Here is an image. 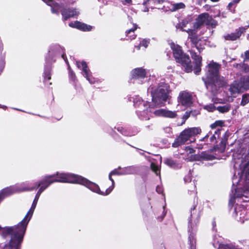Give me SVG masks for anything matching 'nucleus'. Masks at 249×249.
<instances>
[{
    "mask_svg": "<svg viewBox=\"0 0 249 249\" xmlns=\"http://www.w3.org/2000/svg\"><path fill=\"white\" fill-rule=\"evenodd\" d=\"M41 194L37 192L34 200L33 202L32 205L30 209H29L28 213H26L24 218L19 222L17 225L15 226H12L11 227L5 228L4 229L3 235L5 236L6 234L11 233L14 232L13 236H12V239L11 241V244L17 243V246H18L21 242L23 241V237L24 236L27 225L29 222L31 220L35 209L36 207L37 201L40 197Z\"/></svg>",
    "mask_w": 249,
    "mask_h": 249,
    "instance_id": "nucleus-1",
    "label": "nucleus"
},
{
    "mask_svg": "<svg viewBox=\"0 0 249 249\" xmlns=\"http://www.w3.org/2000/svg\"><path fill=\"white\" fill-rule=\"evenodd\" d=\"M171 92L170 85L164 82H160L158 84L156 89L151 91L153 104H150L149 102L142 100L139 101V104L138 102H134V106L135 107L143 106L145 107L143 109V110L148 107L154 108L163 106L164 103L171 99V97L169 95Z\"/></svg>",
    "mask_w": 249,
    "mask_h": 249,
    "instance_id": "nucleus-2",
    "label": "nucleus"
},
{
    "mask_svg": "<svg viewBox=\"0 0 249 249\" xmlns=\"http://www.w3.org/2000/svg\"><path fill=\"white\" fill-rule=\"evenodd\" d=\"M221 69V65L213 61L206 66L205 77L202 79L207 88L210 87L212 89L217 90L227 85L225 78L220 75Z\"/></svg>",
    "mask_w": 249,
    "mask_h": 249,
    "instance_id": "nucleus-3",
    "label": "nucleus"
},
{
    "mask_svg": "<svg viewBox=\"0 0 249 249\" xmlns=\"http://www.w3.org/2000/svg\"><path fill=\"white\" fill-rule=\"evenodd\" d=\"M170 47L176 62L180 64L184 68L186 72H192L193 67L189 55L183 52L180 46L174 42L170 44Z\"/></svg>",
    "mask_w": 249,
    "mask_h": 249,
    "instance_id": "nucleus-4",
    "label": "nucleus"
},
{
    "mask_svg": "<svg viewBox=\"0 0 249 249\" xmlns=\"http://www.w3.org/2000/svg\"><path fill=\"white\" fill-rule=\"evenodd\" d=\"M204 25L215 28L218 25V22L208 13L205 12L197 16L194 24V27L195 29L199 30Z\"/></svg>",
    "mask_w": 249,
    "mask_h": 249,
    "instance_id": "nucleus-5",
    "label": "nucleus"
},
{
    "mask_svg": "<svg viewBox=\"0 0 249 249\" xmlns=\"http://www.w3.org/2000/svg\"><path fill=\"white\" fill-rule=\"evenodd\" d=\"M180 25L181 30L185 31L188 34V38L190 40L192 48H195L200 53H201L205 47L204 45L200 42L201 38L199 37L197 32L194 29L183 30L182 29L183 28L186 26V24L184 22H181Z\"/></svg>",
    "mask_w": 249,
    "mask_h": 249,
    "instance_id": "nucleus-6",
    "label": "nucleus"
},
{
    "mask_svg": "<svg viewBox=\"0 0 249 249\" xmlns=\"http://www.w3.org/2000/svg\"><path fill=\"white\" fill-rule=\"evenodd\" d=\"M76 183L83 185L92 191L102 196H107L111 192V189L109 188V187L107 188L105 192L101 191L97 184L90 181L88 179L82 177V176L78 175Z\"/></svg>",
    "mask_w": 249,
    "mask_h": 249,
    "instance_id": "nucleus-7",
    "label": "nucleus"
},
{
    "mask_svg": "<svg viewBox=\"0 0 249 249\" xmlns=\"http://www.w3.org/2000/svg\"><path fill=\"white\" fill-rule=\"evenodd\" d=\"M53 182H68L76 183L78 175L72 174L59 173L51 175Z\"/></svg>",
    "mask_w": 249,
    "mask_h": 249,
    "instance_id": "nucleus-8",
    "label": "nucleus"
},
{
    "mask_svg": "<svg viewBox=\"0 0 249 249\" xmlns=\"http://www.w3.org/2000/svg\"><path fill=\"white\" fill-rule=\"evenodd\" d=\"M178 101L182 106L190 107L193 103V96L189 92L186 91H183L179 94Z\"/></svg>",
    "mask_w": 249,
    "mask_h": 249,
    "instance_id": "nucleus-9",
    "label": "nucleus"
},
{
    "mask_svg": "<svg viewBox=\"0 0 249 249\" xmlns=\"http://www.w3.org/2000/svg\"><path fill=\"white\" fill-rule=\"evenodd\" d=\"M190 52L195 64L193 69L194 72L196 75H199L201 71L202 57L198 55L195 51L192 50Z\"/></svg>",
    "mask_w": 249,
    "mask_h": 249,
    "instance_id": "nucleus-10",
    "label": "nucleus"
},
{
    "mask_svg": "<svg viewBox=\"0 0 249 249\" xmlns=\"http://www.w3.org/2000/svg\"><path fill=\"white\" fill-rule=\"evenodd\" d=\"M247 27H240L235 30L234 33H231L230 34H227L224 36V38L225 40L228 41H235L240 38L242 34L246 33Z\"/></svg>",
    "mask_w": 249,
    "mask_h": 249,
    "instance_id": "nucleus-11",
    "label": "nucleus"
},
{
    "mask_svg": "<svg viewBox=\"0 0 249 249\" xmlns=\"http://www.w3.org/2000/svg\"><path fill=\"white\" fill-rule=\"evenodd\" d=\"M130 168L128 167L125 168L124 169L121 168V167H119L118 168L112 170L108 175L109 179L111 181L112 185L109 187V188L111 189V191L114 188L115 186V181L114 179L112 178V176L114 175H124L128 174V171Z\"/></svg>",
    "mask_w": 249,
    "mask_h": 249,
    "instance_id": "nucleus-12",
    "label": "nucleus"
},
{
    "mask_svg": "<svg viewBox=\"0 0 249 249\" xmlns=\"http://www.w3.org/2000/svg\"><path fill=\"white\" fill-rule=\"evenodd\" d=\"M60 12L64 21L75 16H78L79 15V12L77 11L75 8H63Z\"/></svg>",
    "mask_w": 249,
    "mask_h": 249,
    "instance_id": "nucleus-13",
    "label": "nucleus"
},
{
    "mask_svg": "<svg viewBox=\"0 0 249 249\" xmlns=\"http://www.w3.org/2000/svg\"><path fill=\"white\" fill-rule=\"evenodd\" d=\"M189 199L190 204L191 205V216H192L193 214H194V211L198 204V198L197 196V192L196 190V186H194V190L191 191Z\"/></svg>",
    "mask_w": 249,
    "mask_h": 249,
    "instance_id": "nucleus-14",
    "label": "nucleus"
},
{
    "mask_svg": "<svg viewBox=\"0 0 249 249\" xmlns=\"http://www.w3.org/2000/svg\"><path fill=\"white\" fill-rule=\"evenodd\" d=\"M146 71L145 69L142 68L134 69L131 72V80L134 81L137 80L143 79L146 77Z\"/></svg>",
    "mask_w": 249,
    "mask_h": 249,
    "instance_id": "nucleus-15",
    "label": "nucleus"
},
{
    "mask_svg": "<svg viewBox=\"0 0 249 249\" xmlns=\"http://www.w3.org/2000/svg\"><path fill=\"white\" fill-rule=\"evenodd\" d=\"M229 135L225 133L223 136L220 143L213 146V147L211 149V152L218 151L219 153H222L225 152L226 146L227 143Z\"/></svg>",
    "mask_w": 249,
    "mask_h": 249,
    "instance_id": "nucleus-16",
    "label": "nucleus"
},
{
    "mask_svg": "<svg viewBox=\"0 0 249 249\" xmlns=\"http://www.w3.org/2000/svg\"><path fill=\"white\" fill-rule=\"evenodd\" d=\"M245 173H246V172H245L243 173V170L242 171V175H241V176L240 178V179L239 180V182H241L242 178H244V182L243 183V188H237L236 189H235V193L234 194V195L235 196L238 198H241L243 196L247 197V196L245 195V194L246 193V192H249V190H247L245 188V185H246V184H245Z\"/></svg>",
    "mask_w": 249,
    "mask_h": 249,
    "instance_id": "nucleus-17",
    "label": "nucleus"
},
{
    "mask_svg": "<svg viewBox=\"0 0 249 249\" xmlns=\"http://www.w3.org/2000/svg\"><path fill=\"white\" fill-rule=\"evenodd\" d=\"M246 149L244 148L239 147L236 150H234L232 154V158L235 163L238 161L236 160H241V162L243 163L244 160L246 159Z\"/></svg>",
    "mask_w": 249,
    "mask_h": 249,
    "instance_id": "nucleus-18",
    "label": "nucleus"
},
{
    "mask_svg": "<svg viewBox=\"0 0 249 249\" xmlns=\"http://www.w3.org/2000/svg\"><path fill=\"white\" fill-rule=\"evenodd\" d=\"M182 132L188 141L190 138L200 134L202 131L200 127H194L186 128Z\"/></svg>",
    "mask_w": 249,
    "mask_h": 249,
    "instance_id": "nucleus-19",
    "label": "nucleus"
},
{
    "mask_svg": "<svg viewBox=\"0 0 249 249\" xmlns=\"http://www.w3.org/2000/svg\"><path fill=\"white\" fill-rule=\"evenodd\" d=\"M157 116H162L169 118H175L177 116L176 111H172L165 109H159L154 112Z\"/></svg>",
    "mask_w": 249,
    "mask_h": 249,
    "instance_id": "nucleus-20",
    "label": "nucleus"
},
{
    "mask_svg": "<svg viewBox=\"0 0 249 249\" xmlns=\"http://www.w3.org/2000/svg\"><path fill=\"white\" fill-rule=\"evenodd\" d=\"M41 187L39 188L37 192L41 194V193L46 190L51 184L53 183L51 175L46 176L44 177L41 180H40Z\"/></svg>",
    "mask_w": 249,
    "mask_h": 249,
    "instance_id": "nucleus-21",
    "label": "nucleus"
},
{
    "mask_svg": "<svg viewBox=\"0 0 249 249\" xmlns=\"http://www.w3.org/2000/svg\"><path fill=\"white\" fill-rule=\"evenodd\" d=\"M69 26L84 32L89 31L92 29L91 26L79 21H75L74 22H71L69 23Z\"/></svg>",
    "mask_w": 249,
    "mask_h": 249,
    "instance_id": "nucleus-22",
    "label": "nucleus"
},
{
    "mask_svg": "<svg viewBox=\"0 0 249 249\" xmlns=\"http://www.w3.org/2000/svg\"><path fill=\"white\" fill-rule=\"evenodd\" d=\"M80 64L82 68V71L84 72V76L89 82H90V71L88 68L86 62H85V61H82L81 62L78 61H76V66L79 69L81 68Z\"/></svg>",
    "mask_w": 249,
    "mask_h": 249,
    "instance_id": "nucleus-23",
    "label": "nucleus"
},
{
    "mask_svg": "<svg viewBox=\"0 0 249 249\" xmlns=\"http://www.w3.org/2000/svg\"><path fill=\"white\" fill-rule=\"evenodd\" d=\"M8 227H4V228H2V227L0 226V231L1 230H2V234H1V235H2V237H3V238H6L8 235H10V236H11V239H10V241H9V243H8V244H6V245L4 246V248H3V249H20V248H21V243H22V242H21L20 243V244H19V245H19V247H18V246H17V244H15L13 243V244H11V239H12V236H13V234H14V232H12L11 233L8 234H7V235L6 234V235H5V236L4 235H3V232H4V229L5 228H8Z\"/></svg>",
    "mask_w": 249,
    "mask_h": 249,
    "instance_id": "nucleus-24",
    "label": "nucleus"
},
{
    "mask_svg": "<svg viewBox=\"0 0 249 249\" xmlns=\"http://www.w3.org/2000/svg\"><path fill=\"white\" fill-rule=\"evenodd\" d=\"M188 141L187 139L184 136V135L181 132L179 136H178L172 143V146L176 148L182 145H183L185 142Z\"/></svg>",
    "mask_w": 249,
    "mask_h": 249,
    "instance_id": "nucleus-25",
    "label": "nucleus"
},
{
    "mask_svg": "<svg viewBox=\"0 0 249 249\" xmlns=\"http://www.w3.org/2000/svg\"><path fill=\"white\" fill-rule=\"evenodd\" d=\"M138 26L136 24H133V27L125 31V36L127 40H133L136 38L137 35L135 34V31L137 29Z\"/></svg>",
    "mask_w": 249,
    "mask_h": 249,
    "instance_id": "nucleus-26",
    "label": "nucleus"
},
{
    "mask_svg": "<svg viewBox=\"0 0 249 249\" xmlns=\"http://www.w3.org/2000/svg\"><path fill=\"white\" fill-rule=\"evenodd\" d=\"M245 173V188L249 191V161L243 166V172Z\"/></svg>",
    "mask_w": 249,
    "mask_h": 249,
    "instance_id": "nucleus-27",
    "label": "nucleus"
},
{
    "mask_svg": "<svg viewBox=\"0 0 249 249\" xmlns=\"http://www.w3.org/2000/svg\"><path fill=\"white\" fill-rule=\"evenodd\" d=\"M199 158L196 159V160H212L215 159L214 155L210 154L207 151H203L198 156Z\"/></svg>",
    "mask_w": 249,
    "mask_h": 249,
    "instance_id": "nucleus-28",
    "label": "nucleus"
},
{
    "mask_svg": "<svg viewBox=\"0 0 249 249\" xmlns=\"http://www.w3.org/2000/svg\"><path fill=\"white\" fill-rule=\"evenodd\" d=\"M14 193L13 190L11 187H6L0 191V201L1 202L4 198L7 197Z\"/></svg>",
    "mask_w": 249,
    "mask_h": 249,
    "instance_id": "nucleus-29",
    "label": "nucleus"
},
{
    "mask_svg": "<svg viewBox=\"0 0 249 249\" xmlns=\"http://www.w3.org/2000/svg\"><path fill=\"white\" fill-rule=\"evenodd\" d=\"M241 85L245 89H249V75L243 76L240 80Z\"/></svg>",
    "mask_w": 249,
    "mask_h": 249,
    "instance_id": "nucleus-30",
    "label": "nucleus"
},
{
    "mask_svg": "<svg viewBox=\"0 0 249 249\" xmlns=\"http://www.w3.org/2000/svg\"><path fill=\"white\" fill-rule=\"evenodd\" d=\"M231 108L230 104H226L224 106H220L217 107V110L220 113H226L230 111Z\"/></svg>",
    "mask_w": 249,
    "mask_h": 249,
    "instance_id": "nucleus-31",
    "label": "nucleus"
},
{
    "mask_svg": "<svg viewBox=\"0 0 249 249\" xmlns=\"http://www.w3.org/2000/svg\"><path fill=\"white\" fill-rule=\"evenodd\" d=\"M51 70L50 68L45 69L43 72L44 82L46 83L51 79Z\"/></svg>",
    "mask_w": 249,
    "mask_h": 249,
    "instance_id": "nucleus-32",
    "label": "nucleus"
},
{
    "mask_svg": "<svg viewBox=\"0 0 249 249\" xmlns=\"http://www.w3.org/2000/svg\"><path fill=\"white\" fill-rule=\"evenodd\" d=\"M41 187L40 181L35 182L32 187H28L24 189V191H31Z\"/></svg>",
    "mask_w": 249,
    "mask_h": 249,
    "instance_id": "nucleus-33",
    "label": "nucleus"
},
{
    "mask_svg": "<svg viewBox=\"0 0 249 249\" xmlns=\"http://www.w3.org/2000/svg\"><path fill=\"white\" fill-rule=\"evenodd\" d=\"M41 187L40 181L35 182L32 187H28L24 189V191H31Z\"/></svg>",
    "mask_w": 249,
    "mask_h": 249,
    "instance_id": "nucleus-34",
    "label": "nucleus"
},
{
    "mask_svg": "<svg viewBox=\"0 0 249 249\" xmlns=\"http://www.w3.org/2000/svg\"><path fill=\"white\" fill-rule=\"evenodd\" d=\"M249 103V94H244L242 95L240 105L245 106Z\"/></svg>",
    "mask_w": 249,
    "mask_h": 249,
    "instance_id": "nucleus-35",
    "label": "nucleus"
},
{
    "mask_svg": "<svg viewBox=\"0 0 249 249\" xmlns=\"http://www.w3.org/2000/svg\"><path fill=\"white\" fill-rule=\"evenodd\" d=\"M173 11H176L180 9H184L185 8V5L183 2L176 3L173 4L172 6Z\"/></svg>",
    "mask_w": 249,
    "mask_h": 249,
    "instance_id": "nucleus-36",
    "label": "nucleus"
},
{
    "mask_svg": "<svg viewBox=\"0 0 249 249\" xmlns=\"http://www.w3.org/2000/svg\"><path fill=\"white\" fill-rule=\"evenodd\" d=\"M224 124V122L222 120H217L211 124L210 126L212 129H214L217 126L222 127Z\"/></svg>",
    "mask_w": 249,
    "mask_h": 249,
    "instance_id": "nucleus-37",
    "label": "nucleus"
},
{
    "mask_svg": "<svg viewBox=\"0 0 249 249\" xmlns=\"http://www.w3.org/2000/svg\"><path fill=\"white\" fill-rule=\"evenodd\" d=\"M164 162L166 165L172 168H175L177 166L176 161L172 159H166Z\"/></svg>",
    "mask_w": 249,
    "mask_h": 249,
    "instance_id": "nucleus-38",
    "label": "nucleus"
},
{
    "mask_svg": "<svg viewBox=\"0 0 249 249\" xmlns=\"http://www.w3.org/2000/svg\"><path fill=\"white\" fill-rule=\"evenodd\" d=\"M69 75L70 79L72 81H75L76 75L74 72L72 70L69 64H68Z\"/></svg>",
    "mask_w": 249,
    "mask_h": 249,
    "instance_id": "nucleus-39",
    "label": "nucleus"
},
{
    "mask_svg": "<svg viewBox=\"0 0 249 249\" xmlns=\"http://www.w3.org/2000/svg\"><path fill=\"white\" fill-rule=\"evenodd\" d=\"M117 130L124 136H128L129 134V132L122 126L118 127Z\"/></svg>",
    "mask_w": 249,
    "mask_h": 249,
    "instance_id": "nucleus-40",
    "label": "nucleus"
},
{
    "mask_svg": "<svg viewBox=\"0 0 249 249\" xmlns=\"http://www.w3.org/2000/svg\"><path fill=\"white\" fill-rule=\"evenodd\" d=\"M191 114V112L190 111H186L184 113V114L182 117V122L181 123L180 125H182L183 124H185L186 121L190 117Z\"/></svg>",
    "mask_w": 249,
    "mask_h": 249,
    "instance_id": "nucleus-41",
    "label": "nucleus"
},
{
    "mask_svg": "<svg viewBox=\"0 0 249 249\" xmlns=\"http://www.w3.org/2000/svg\"><path fill=\"white\" fill-rule=\"evenodd\" d=\"M151 167L153 172L155 173L157 175L160 174V170L159 167L155 164L152 163L151 165Z\"/></svg>",
    "mask_w": 249,
    "mask_h": 249,
    "instance_id": "nucleus-42",
    "label": "nucleus"
},
{
    "mask_svg": "<svg viewBox=\"0 0 249 249\" xmlns=\"http://www.w3.org/2000/svg\"><path fill=\"white\" fill-rule=\"evenodd\" d=\"M241 0H233L230 2L228 5V8L231 11H232L231 8L234 4L238 3Z\"/></svg>",
    "mask_w": 249,
    "mask_h": 249,
    "instance_id": "nucleus-43",
    "label": "nucleus"
},
{
    "mask_svg": "<svg viewBox=\"0 0 249 249\" xmlns=\"http://www.w3.org/2000/svg\"><path fill=\"white\" fill-rule=\"evenodd\" d=\"M143 5H144L145 6H148L149 7V8H151L152 9L154 8L153 6V5H154V2H150V1H149V0H147L145 1H144L143 3Z\"/></svg>",
    "mask_w": 249,
    "mask_h": 249,
    "instance_id": "nucleus-44",
    "label": "nucleus"
},
{
    "mask_svg": "<svg viewBox=\"0 0 249 249\" xmlns=\"http://www.w3.org/2000/svg\"><path fill=\"white\" fill-rule=\"evenodd\" d=\"M220 129H217V131L215 132V134L213 135L211 138H210V141L211 142H213L214 141L216 140V138L215 136V135L217 134L218 135V137L219 136V134L220 133Z\"/></svg>",
    "mask_w": 249,
    "mask_h": 249,
    "instance_id": "nucleus-45",
    "label": "nucleus"
},
{
    "mask_svg": "<svg viewBox=\"0 0 249 249\" xmlns=\"http://www.w3.org/2000/svg\"><path fill=\"white\" fill-rule=\"evenodd\" d=\"M185 150L187 152H188L189 154H193L196 151V150L190 146H186L185 148Z\"/></svg>",
    "mask_w": 249,
    "mask_h": 249,
    "instance_id": "nucleus-46",
    "label": "nucleus"
},
{
    "mask_svg": "<svg viewBox=\"0 0 249 249\" xmlns=\"http://www.w3.org/2000/svg\"><path fill=\"white\" fill-rule=\"evenodd\" d=\"M189 241L190 242V244L191 245V246H193L194 242H195V240L194 238V237L193 234H190L188 237Z\"/></svg>",
    "mask_w": 249,
    "mask_h": 249,
    "instance_id": "nucleus-47",
    "label": "nucleus"
},
{
    "mask_svg": "<svg viewBox=\"0 0 249 249\" xmlns=\"http://www.w3.org/2000/svg\"><path fill=\"white\" fill-rule=\"evenodd\" d=\"M205 108L209 111H213L215 109V107L213 104H211L210 105L207 106Z\"/></svg>",
    "mask_w": 249,
    "mask_h": 249,
    "instance_id": "nucleus-48",
    "label": "nucleus"
},
{
    "mask_svg": "<svg viewBox=\"0 0 249 249\" xmlns=\"http://www.w3.org/2000/svg\"><path fill=\"white\" fill-rule=\"evenodd\" d=\"M184 181L185 182H190L192 180L191 175L190 174L185 176L184 178Z\"/></svg>",
    "mask_w": 249,
    "mask_h": 249,
    "instance_id": "nucleus-49",
    "label": "nucleus"
},
{
    "mask_svg": "<svg viewBox=\"0 0 249 249\" xmlns=\"http://www.w3.org/2000/svg\"><path fill=\"white\" fill-rule=\"evenodd\" d=\"M164 0H149L150 2H154V5L162 3L164 2Z\"/></svg>",
    "mask_w": 249,
    "mask_h": 249,
    "instance_id": "nucleus-50",
    "label": "nucleus"
},
{
    "mask_svg": "<svg viewBox=\"0 0 249 249\" xmlns=\"http://www.w3.org/2000/svg\"><path fill=\"white\" fill-rule=\"evenodd\" d=\"M244 57V62L248 60H249V51H246V52H245Z\"/></svg>",
    "mask_w": 249,
    "mask_h": 249,
    "instance_id": "nucleus-51",
    "label": "nucleus"
},
{
    "mask_svg": "<svg viewBox=\"0 0 249 249\" xmlns=\"http://www.w3.org/2000/svg\"><path fill=\"white\" fill-rule=\"evenodd\" d=\"M148 42L145 39H143L140 43L141 46L146 48L148 46Z\"/></svg>",
    "mask_w": 249,
    "mask_h": 249,
    "instance_id": "nucleus-52",
    "label": "nucleus"
},
{
    "mask_svg": "<svg viewBox=\"0 0 249 249\" xmlns=\"http://www.w3.org/2000/svg\"><path fill=\"white\" fill-rule=\"evenodd\" d=\"M235 198H236V197L234 195H233L232 197H231L230 201H229V203L231 204H233V203H234L235 202Z\"/></svg>",
    "mask_w": 249,
    "mask_h": 249,
    "instance_id": "nucleus-53",
    "label": "nucleus"
},
{
    "mask_svg": "<svg viewBox=\"0 0 249 249\" xmlns=\"http://www.w3.org/2000/svg\"><path fill=\"white\" fill-rule=\"evenodd\" d=\"M237 89L235 86H231L230 88V91L232 93H234Z\"/></svg>",
    "mask_w": 249,
    "mask_h": 249,
    "instance_id": "nucleus-54",
    "label": "nucleus"
},
{
    "mask_svg": "<svg viewBox=\"0 0 249 249\" xmlns=\"http://www.w3.org/2000/svg\"><path fill=\"white\" fill-rule=\"evenodd\" d=\"M211 7V6H210V5H208V4H205L204 6H203V8L206 10V11H209L210 8Z\"/></svg>",
    "mask_w": 249,
    "mask_h": 249,
    "instance_id": "nucleus-55",
    "label": "nucleus"
},
{
    "mask_svg": "<svg viewBox=\"0 0 249 249\" xmlns=\"http://www.w3.org/2000/svg\"><path fill=\"white\" fill-rule=\"evenodd\" d=\"M43 1L46 2L48 5H51L53 2V0H42Z\"/></svg>",
    "mask_w": 249,
    "mask_h": 249,
    "instance_id": "nucleus-56",
    "label": "nucleus"
},
{
    "mask_svg": "<svg viewBox=\"0 0 249 249\" xmlns=\"http://www.w3.org/2000/svg\"><path fill=\"white\" fill-rule=\"evenodd\" d=\"M209 136L208 134H207L205 137L200 139V141H206L209 138Z\"/></svg>",
    "mask_w": 249,
    "mask_h": 249,
    "instance_id": "nucleus-57",
    "label": "nucleus"
},
{
    "mask_svg": "<svg viewBox=\"0 0 249 249\" xmlns=\"http://www.w3.org/2000/svg\"><path fill=\"white\" fill-rule=\"evenodd\" d=\"M62 57L65 60V61H66V63H67L68 64H69V63H68V61L67 59V57H66V55L65 53H63L62 55Z\"/></svg>",
    "mask_w": 249,
    "mask_h": 249,
    "instance_id": "nucleus-58",
    "label": "nucleus"
},
{
    "mask_svg": "<svg viewBox=\"0 0 249 249\" xmlns=\"http://www.w3.org/2000/svg\"><path fill=\"white\" fill-rule=\"evenodd\" d=\"M125 2L128 4H131L132 3V0H124Z\"/></svg>",
    "mask_w": 249,
    "mask_h": 249,
    "instance_id": "nucleus-59",
    "label": "nucleus"
},
{
    "mask_svg": "<svg viewBox=\"0 0 249 249\" xmlns=\"http://www.w3.org/2000/svg\"><path fill=\"white\" fill-rule=\"evenodd\" d=\"M52 12L53 13H56L57 14H58V12L54 9H52Z\"/></svg>",
    "mask_w": 249,
    "mask_h": 249,
    "instance_id": "nucleus-60",
    "label": "nucleus"
},
{
    "mask_svg": "<svg viewBox=\"0 0 249 249\" xmlns=\"http://www.w3.org/2000/svg\"><path fill=\"white\" fill-rule=\"evenodd\" d=\"M141 46V44L140 43L138 46H135V47L137 48V49L138 50H139L140 49Z\"/></svg>",
    "mask_w": 249,
    "mask_h": 249,
    "instance_id": "nucleus-61",
    "label": "nucleus"
},
{
    "mask_svg": "<svg viewBox=\"0 0 249 249\" xmlns=\"http://www.w3.org/2000/svg\"><path fill=\"white\" fill-rule=\"evenodd\" d=\"M237 65H239L240 67H241L242 66L245 65V63L239 64H237Z\"/></svg>",
    "mask_w": 249,
    "mask_h": 249,
    "instance_id": "nucleus-62",
    "label": "nucleus"
},
{
    "mask_svg": "<svg viewBox=\"0 0 249 249\" xmlns=\"http://www.w3.org/2000/svg\"><path fill=\"white\" fill-rule=\"evenodd\" d=\"M219 0H211L212 2H218Z\"/></svg>",
    "mask_w": 249,
    "mask_h": 249,
    "instance_id": "nucleus-63",
    "label": "nucleus"
},
{
    "mask_svg": "<svg viewBox=\"0 0 249 249\" xmlns=\"http://www.w3.org/2000/svg\"><path fill=\"white\" fill-rule=\"evenodd\" d=\"M220 11H218V14L217 15V16H220Z\"/></svg>",
    "mask_w": 249,
    "mask_h": 249,
    "instance_id": "nucleus-64",
    "label": "nucleus"
}]
</instances>
